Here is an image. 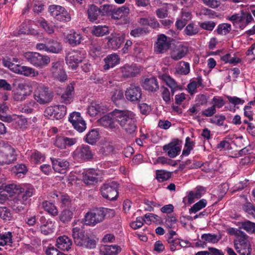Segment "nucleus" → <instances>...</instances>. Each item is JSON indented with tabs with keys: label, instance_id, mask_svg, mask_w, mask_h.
<instances>
[{
	"label": "nucleus",
	"instance_id": "13d9d810",
	"mask_svg": "<svg viewBox=\"0 0 255 255\" xmlns=\"http://www.w3.org/2000/svg\"><path fill=\"white\" fill-rule=\"evenodd\" d=\"M184 32L187 35L193 36L198 32V28L195 27L192 23L188 24L184 29Z\"/></svg>",
	"mask_w": 255,
	"mask_h": 255
},
{
	"label": "nucleus",
	"instance_id": "ea45409f",
	"mask_svg": "<svg viewBox=\"0 0 255 255\" xmlns=\"http://www.w3.org/2000/svg\"><path fill=\"white\" fill-rule=\"evenodd\" d=\"M12 233L10 232H5L4 234H0V246L8 245L11 246L12 243Z\"/></svg>",
	"mask_w": 255,
	"mask_h": 255
},
{
	"label": "nucleus",
	"instance_id": "20e7f679",
	"mask_svg": "<svg viewBox=\"0 0 255 255\" xmlns=\"http://www.w3.org/2000/svg\"><path fill=\"white\" fill-rule=\"evenodd\" d=\"M54 93L48 87L43 85L37 86L33 94L35 100L41 105L50 103L53 99Z\"/></svg>",
	"mask_w": 255,
	"mask_h": 255
},
{
	"label": "nucleus",
	"instance_id": "de8ad7c7",
	"mask_svg": "<svg viewBox=\"0 0 255 255\" xmlns=\"http://www.w3.org/2000/svg\"><path fill=\"white\" fill-rule=\"evenodd\" d=\"M63 62L61 61H56L51 63V66L50 71L52 73L53 76L57 75V73L62 69H63Z\"/></svg>",
	"mask_w": 255,
	"mask_h": 255
},
{
	"label": "nucleus",
	"instance_id": "423d86ee",
	"mask_svg": "<svg viewBox=\"0 0 255 255\" xmlns=\"http://www.w3.org/2000/svg\"><path fill=\"white\" fill-rule=\"evenodd\" d=\"M48 11L51 16L61 22H68L71 20L70 14L64 7L56 4L51 5Z\"/></svg>",
	"mask_w": 255,
	"mask_h": 255
},
{
	"label": "nucleus",
	"instance_id": "052dcab7",
	"mask_svg": "<svg viewBox=\"0 0 255 255\" xmlns=\"http://www.w3.org/2000/svg\"><path fill=\"white\" fill-rule=\"evenodd\" d=\"M123 98L124 94L123 91L120 90H116L112 95V100L116 105H118L120 104L119 101L122 100Z\"/></svg>",
	"mask_w": 255,
	"mask_h": 255
},
{
	"label": "nucleus",
	"instance_id": "680f3d73",
	"mask_svg": "<svg viewBox=\"0 0 255 255\" xmlns=\"http://www.w3.org/2000/svg\"><path fill=\"white\" fill-rule=\"evenodd\" d=\"M44 159V156L41 153L37 151H34L31 155V160L34 163L43 161Z\"/></svg>",
	"mask_w": 255,
	"mask_h": 255
},
{
	"label": "nucleus",
	"instance_id": "864d4df0",
	"mask_svg": "<svg viewBox=\"0 0 255 255\" xmlns=\"http://www.w3.org/2000/svg\"><path fill=\"white\" fill-rule=\"evenodd\" d=\"M207 204L206 200L205 199L200 200L199 202L195 203L193 207L190 209V213H196L200 209L205 207Z\"/></svg>",
	"mask_w": 255,
	"mask_h": 255
},
{
	"label": "nucleus",
	"instance_id": "69168bd1",
	"mask_svg": "<svg viewBox=\"0 0 255 255\" xmlns=\"http://www.w3.org/2000/svg\"><path fill=\"white\" fill-rule=\"evenodd\" d=\"M145 222V220L141 217H138L136 218L135 221L132 222L130 223V226L134 230L137 229L141 228L143 225V223Z\"/></svg>",
	"mask_w": 255,
	"mask_h": 255
},
{
	"label": "nucleus",
	"instance_id": "4c0bfd02",
	"mask_svg": "<svg viewBox=\"0 0 255 255\" xmlns=\"http://www.w3.org/2000/svg\"><path fill=\"white\" fill-rule=\"evenodd\" d=\"M136 72V69L133 66L125 65L122 68V75L125 78L134 77Z\"/></svg>",
	"mask_w": 255,
	"mask_h": 255
},
{
	"label": "nucleus",
	"instance_id": "f03ea898",
	"mask_svg": "<svg viewBox=\"0 0 255 255\" xmlns=\"http://www.w3.org/2000/svg\"><path fill=\"white\" fill-rule=\"evenodd\" d=\"M74 227L72 230V236L75 243L79 246H85L87 248H94L96 242L94 239V233H87L85 235L83 228Z\"/></svg>",
	"mask_w": 255,
	"mask_h": 255
},
{
	"label": "nucleus",
	"instance_id": "774afa93",
	"mask_svg": "<svg viewBox=\"0 0 255 255\" xmlns=\"http://www.w3.org/2000/svg\"><path fill=\"white\" fill-rule=\"evenodd\" d=\"M225 119L226 117L224 115H217L210 119V122L218 126H222Z\"/></svg>",
	"mask_w": 255,
	"mask_h": 255
},
{
	"label": "nucleus",
	"instance_id": "9b49d317",
	"mask_svg": "<svg viewBox=\"0 0 255 255\" xmlns=\"http://www.w3.org/2000/svg\"><path fill=\"white\" fill-rule=\"evenodd\" d=\"M73 157L81 161H87L91 159L94 155L90 147L88 145H83L77 147L73 153Z\"/></svg>",
	"mask_w": 255,
	"mask_h": 255
},
{
	"label": "nucleus",
	"instance_id": "f8f14e48",
	"mask_svg": "<svg viewBox=\"0 0 255 255\" xmlns=\"http://www.w3.org/2000/svg\"><path fill=\"white\" fill-rule=\"evenodd\" d=\"M16 160V154L11 147L0 150V165L9 164Z\"/></svg>",
	"mask_w": 255,
	"mask_h": 255
},
{
	"label": "nucleus",
	"instance_id": "4d7b16f0",
	"mask_svg": "<svg viewBox=\"0 0 255 255\" xmlns=\"http://www.w3.org/2000/svg\"><path fill=\"white\" fill-rule=\"evenodd\" d=\"M114 150V147L108 143H105L103 146L101 147L99 153L102 155H108Z\"/></svg>",
	"mask_w": 255,
	"mask_h": 255
},
{
	"label": "nucleus",
	"instance_id": "3c124183",
	"mask_svg": "<svg viewBox=\"0 0 255 255\" xmlns=\"http://www.w3.org/2000/svg\"><path fill=\"white\" fill-rule=\"evenodd\" d=\"M89 103L87 113L90 116L95 117H96V101L95 99H89Z\"/></svg>",
	"mask_w": 255,
	"mask_h": 255
},
{
	"label": "nucleus",
	"instance_id": "dca6fc26",
	"mask_svg": "<svg viewBox=\"0 0 255 255\" xmlns=\"http://www.w3.org/2000/svg\"><path fill=\"white\" fill-rule=\"evenodd\" d=\"M35 190L31 185H24L20 188V193L18 194V197L21 199V201L25 204H29L30 198L35 193Z\"/></svg>",
	"mask_w": 255,
	"mask_h": 255
},
{
	"label": "nucleus",
	"instance_id": "f3484780",
	"mask_svg": "<svg viewBox=\"0 0 255 255\" xmlns=\"http://www.w3.org/2000/svg\"><path fill=\"white\" fill-rule=\"evenodd\" d=\"M97 122L101 126L106 128H109L111 129H115L117 127V125L116 124L114 111L112 112L103 116L98 120Z\"/></svg>",
	"mask_w": 255,
	"mask_h": 255
},
{
	"label": "nucleus",
	"instance_id": "c756f323",
	"mask_svg": "<svg viewBox=\"0 0 255 255\" xmlns=\"http://www.w3.org/2000/svg\"><path fill=\"white\" fill-rule=\"evenodd\" d=\"M228 19L232 21L233 25L237 28L243 29L246 26L242 13L233 14L228 17Z\"/></svg>",
	"mask_w": 255,
	"mask_h": 255
},
{
	"label": "nucleus",
	"instance_id": "a18cd8bd",
	"mask_svg": "<svg viewBox=\"0 0 255 255\" xmlns=\"http://www.w3.org/2000/svg\"><path fill=\"white\" fill-rule=\"evenodd\" d=\"M231 30V25L227 23H223L218 25L216 31L218 34L226 35Z\"/></svg>",
	"mask_w": 255,
	"mask_h": 255
},
{
	"label": "nucleus",
	"instance_id": "e433bc0d",
	"mask_svg": "<svg viewBox=\"0 0 255 255\" xmlns=\"http://www.w3.org/2000/svg\"><path fill=\"white\" fill-rule=\"evenodd\" d=\"M205 189L202 187H198L195 192L190 191L187 196L188 202L189 204H192L194 202L195 199H199L201 197L202 195L204 194Z\"/></svg>",
	"mask_w": 255,
	"mask_h": 255
},
{
	"label": "nucleus",
	"instance_id": "393cba45",
	"mask_svg": "<svg viewBox=\"0 0 255 255\" xmlns=\"http://www.w3.org/2000/svg\"><path fill=\"white\" fill-rule=\"evenodd\" d=\"M74 83H71L66 87L65 91L61 96V101L65 104H69L72 101L74 94Z\"/></svg>",
	"mask_w": 255,
	"mask_h": 255
},
{
	"label": "nucleus",
	"instance_id": "5701e85b",
	"mask_svg": "<svg viewBox=\"0 0 255 255\" xmlns=\"http://www.w3.org/2000/svg\"><path fill=\"white\" fill-rule=\"evenodd\" d=\"M50 159L53 168L56 172L64 173L69 166V163L67 160L55 158H50Z\"/></svg>",
	"mask_w": 255,
	"mask_h": 255
},
{
	"label": "nucleus",
	"instance_id": "0eeeda50",
	"mask_svg": "<svg viewBox=\"0 0 255 255\" xmlns=\"http://www.w3.org/2000/svg\"><path fill=\"white\" fill-rule=\"evenodd\" d=\"M5 65L12 71L27 77H36L39 75L38 71L34 68L26 66H20L19 64H13L10 61H6Z\"/></svg>",
	"mask_w": 255,
	"mask_h": 255
},
{
	"label": "nucleus",
	"instance_id": "37998d69",
	"mask_svg": "<svg viewBox=\"0 0 255 255\" xmlns=\"http://www.w3.org/2000/svg\"><path fill=\"white\" fill-rule=\"evenodd\" d=\"M176 72L179 74L187 75L190 72L189 63L184 61H181L178 65Z\"/></svg>",
	"mask_w": 255,
	"mask_h": 255
},
{
	"label": "nucleus",
	"instance_id": "c9c22d12",
	"mask_svg": "<svg viewBox=\"0 0 255 255\" xmlns=\"http://www.w3.org/2000/svg\"><path fill=\"white\" fill-rule=\"evenodd\" d=\"M234 246L237 252L240 255H250L252 251L250 243H247L245 245L239 246L234 241Z\"/></svg>",
	"mask_w": 255,
	"mask_h": 255
},
{
	"label": "nucleus",
	"instance_id": "6e6d98bb",
	"mask_svg": "<svg viewBox=\"0 0 255 255\" xmlns=\"http://www.w3.org/2000/svg\"><path fill=\"white\" fill-rule=\"evenodd\" d=\"M31 95L30 90L23 92H16L13 96V99L16 101H22L26 99V97Z\"/></svg>",
	"mask_w": 255,
	"mask_h": 255
},
{
	"label": "nucleus",
	"instance_id": "cd10ccee",
	"mask_svg": "<svg viewBox=\"0 0 255 255\" xmlns=\"http://www.w3.org/2000/svg\"><path fill=\"white\" fill-rule=\"evenodd\" d=\"M100 251L104 255H117L121 252V248L118 245H105L101 246Z\"/></svg>",
	"mask_w": 255,
	"mask_h": 255
},
{
	"label": "nucleus",
	"instance_id": "6e6552de",
	"mask_svg": "<svg viewBox=\"0 0 255 255\" xmlns=\"http://www.w3.org/2000/svg\"><path fill=\"white\" fill-rule=\"evenodd\" d=\"M85 51L76 50L70 51L66 55V63L72 69H75L85 58Z\"/></svg>",
	"mask_w": 255,
	"mask_h": 255
},
{
	"label": "nucleus",
	"instance_id": "72a5a7b5",
	"mask_svg": "<svg viewBox=\"0 0 255 255\" xmlns=\"http://www.w3.org/2000/svg\"><path fill=\"white\" fill-rule=\"evenodd\" d=\"M47 52L58 53L62 49L60 43L54 40H50L47 41Z\"/></svg>",
	"mask_w": 255,
	"mask_h": 255
},
{
	"label": "nucleus",
	"instance_id": "6ab92c4d",
	"mask_svg": "<svg viewBox=\"0 0 255 255\" xmlns=\"http://www.w3.org/2000/svg\"><path fill=\"white\" fill-rule=\"evenodd\" d=\"M83 223L87 226H94L96 224V212L94 210H90L84 216V218L80 221H75L73 223V226H76L77 225Z\"/></svg>",
	"mask_w": 255,
	"mask_h": 255
},
{
	"label": "nucleus",
	"instance_id": "ddd939ff",
	"mask_svg": "<svg viewBox=\"0 0 255 255\" xmlns=\"http://www.w3.org/2000/svg\"><path fill=\"white\" fill-rule=\"evenodd\" d=\"M181 143L178 139H173L168 144L163 146V150L167 153L170 158L175 157L181 151Z\"/></svg>",
	"mask_w": 255,
	"mask_h": 255
},
{
	"label": "nucleus",
	"instance_id": "8fccbe9b",
	"mask_svg": "<svg viewBox=\"0 0 255 255\" xmlns=\"http://www.w3.org/2000/svg\"><path fill=\"white\" fill-rule=\"evenodd\" d=\"M156 174L157 179L160 182L167 180L171 177L170 173L164 170H157Z\"/></svg>",
	"mask_w": 255,
	"mask_h": 255
},
{
	"label": "nucleus",
	"instance_id": "7c9ffc66",
	"mask_svg": "<svg viewBox=\"0 0 255 255\" xmlns=\"http://www.w3.org/2000/svg\"><path fill=\"white\" fill-rule=\"evenodd\" d=\"M83 182L87 185L94 184L96 181V170L88 169L83 173Z\"/></svg>",
	"mask_w": 255,
	"mask_h": 255
},
{
	"label": "nucleus",
	"instance_id": "b1692460",
	"mask_svg": "<svg viewBox=\"0 0 255 255\" xmlns=\"http://www.w3.org/2000/svg\"><path fill=\"white\" fill-rule=\"evenodd\" d=\"M72 245V240L66 236H62L57 239L56 247L63 251H68Z\"/></svg>",
	"mask_w": 255,
	"mask_h": 255
},
{
	"label": "nucleus",
	"instance_id": "f257e3e1",
	"mask_svg": "<svg viewBox=\"0 0 255 255\" xmlns=\"http://www.w3.org/2000/svg\"><path fill=\"white\" fill-rule=\"evenodd\" d=\"M116 121L128 133H133L136 127L135 124L134 116L128 111L117 109L114 110Z\"/></svg>",
	"mask_w": 255,
	"mask_h": 255
},
{
	"label": "nucleus",
	"instance_id": "603ef678",
	"mask_svg": "<svg viewBox=\"0 0 255 255\" xmlns=\"http://www.w3.org/2000/svg\"><path fill=\"white\" fill-rule=\"evenodd\" d=\"M0 217L4 220H10L11 218V214L10 210L6 207H0Z\"/></svg>",
	"mask_w": 255,
	"mask_h": 255
},
{
	"label": "nucleus",
	"instance_id": "7ed1b4c3",
	"mask_svg": "<svg viewBox=\"0 0 255 255\" xmlns=\"http://www.w3.org/2000/svg\"><path fill=\"white\" fill-rule=\"evenodd\" d=\"M24 60L33 66L38 68H43L50 62V58L46 55H42L36 52H26L23 53Z\"/></svg>",
	"mask_w": 255,
	"mask_h": 255
},
{
	"label": "nucleus",
	"instance_id": "473e14b6",
	"mask_svg": "<svg viewBox=\"0 0 255 255\" xmlns=\"http://www.w3.org/2000/svg\"><path fill=\"white\" fill-rule=\"evenodd\" d=\"M42 209L52 216H56L58 214V210L56 206L52 203L44 201L41 204Z\"/></svg>",
	"mask_w": 255,
	"mask_h": 255
},
{
	"label": "nucleus",
	"instance_id": "338daca9",
	"mask_svg": "<svg viewBox=\"0 0 255 255\" xmlns=\"http://www.w3.org/2000/svg\"><path fill=\"white\" fill-rule=\"evenodd\" d=\"M88 18L90 21L96 20V5L91 4L89 6L87 11Z\"/></svg>",
	"mask_w": 255,
	"mask_h": 255
},
{
	"label": "nucleus",
	"instance_id": "2f4dec72",
	"mask_svg": "<svg viewBox=\"0 0 255 255\" xmlns=\"http://www.w3.org/2000/svg\"><path fill=\"white\" fill-rule=\"evenodd\" d=\"M105 65L104 66V69L107 70L110 67H113L120 63V58L119 55L116 53L109 55L104 59Z\"/></svg>",
	"mask_w": 255,
	"mask_h": 255
},
{
	"label": "nucleus",
	"instance_id": "4be33fe9",
	"mask_svg": "<svg viewBox=\"0 0 255 255\" xmlns=\"http://www.w3.org/2000/svg\"><path fill=\"white\" fill-rule=\"evenodd\" d=\"M108 39L107 44L109 47L113 49H117L120 47L124 42V38L119 33L112 34Z\"/></svg>",
	"mask_w": 255,
	"mask_h": 255
},
{
	"label": "nucleus",
	"instance_id": "c85d7f7f",
	"mask_svg": "<svg viewBox=\"0 0 255 255\" xmlns=\"http://www.w3.org/2000/svg\"><path fill=\"white\" fill-rule=\"evenodd\" d=\"M66 39L68 43L73 46L80 44L83 40L81 34L74 31H71L67 35Z\"/></svg>",
	"mask_w": 255,
	"mask_h": 255
},
{
	"label": "nucleus",
	"instance_id": "1a4fd4ad",
	"mask_svg": "<svg viewBox=\"0 0 255 255\" xmlns=\"http://www.w3.org/2000/svg\"><path fill=\"white\" fill-rule=\"evenodd\" d=\"M67 108L64 105H55L46 108L44 115L52 119L59 120L62 119L66 114Z\"/></svg>",
	"mask_w": 255,
	"mask_h": 255
},
{
	"label": "nucleus",
	"instance_id": "a19ab883",
	"mask_svg": "<svg viewBox=\"0 0 255 255\" xmlns=\"http://www.w3.org/2000/svg\"><path fill=\"white\" fill-rule=\"evenodd\" d=\"M27 205L24 204L21 201V199L17 197V198L13 200V203L11 205V208L15 212L19 213L23 211Z\"/></svg>",
	"mask_w": 255,
	"mask_h": 255
},
{
	"label": "nucleus",
	"instance_id": "49530a36",
	"mask_svg": "<svg viewBox=\"0 0 255 255\" xmlns=\"http://www.w3.org/2000/svg\"><path fill=\"white\" fill-rule=\"evenodd\" d=\"M85 141L89 144H96V130L95 129H92L86 134Z\"/></svg>",
	"mask_w": 255,
	"mask_h": 255
},
{
	"label": "nucleus",
	"instance_id": "412c9836",
	"mask_svg": "<svg viewBox=\"0 0 255 255\" xmlns=\"http://www.w3.org/2000/svg\"><path fill=\"white\" fill-rule=\"evenodd\" d=\"M170 47V43L167 41V37L164 34L158 36L156 43L155 51L159 53H163Z\"/></svg>",
	"mask_w": 255,
	"mask_h": 255
},
{
	"label": "nucleus",
	"instance_id": "aec40b11",
	"mask_svg": "<svg viewBox=\"0 0 255 255\" xmlns=\"http://www.w3.org/2000/svg\"><path fill=\"white\" fill-rule=\"evenodd\" d=\"M129 13V8L128 6L123 5L120 7L115 8L113 7L112 17L115 19H119L124 18L125 23L129 22V19L125 18Z\"/></svg>",
	"mask_w": 255,
	"mask_h": 255
},
{
	"label": "nucleus",
	"instance_id": "9d476101",
	"mask_svg": "<svg viewBox=\"0 0 255 255\" xmlns=\"http://www.w3.org/2000/svg\"><path fill=\"white\" fill-rule=\"evenodd\" d=\"M69 121L78 132H82L86 129V123L79 112H74L69 117Z\"/></svg>",
	"mask_w": 255,
	"mask_h": 255
},
{
	"label": "nucleus",
	"instance_id": "a878e982",
	"mask_svg": "<svg viewBox=\"0 0 255 255\" xmlns=\"http://www.w3.org/2000/svg\"><path fill=\"white\" fill-rule=\"evenodd\" d=\"M159 78L163 80L166 84L171 89L172 94H174L175 91L179 89L180 86L174 79L171 78L169 75L161 74L159 75Z\"/></svg>",
	"mask_w": 255,
	"mask_h": 255
},
{
	"label": "nucleus",
	"instance_id": "5fc2aeb1",
	"mask_svg": "<svg viewBox=\"0 0 255 255\" xmlns=\"http://www.w3.org/2000/svg\"><path fill=\"white\" fill-rule=\"evenodd\" d=\"M14 122L16 128H26L28 126L27 119L23 117H18Z\"/></svg>",
	"mask_w": 255,
	"mask_h": 255
},
{
	"label": "nucleus",
	"instance_id": "bf43d9fd",
	"mask_svg": "<svg viewBox=\"0 0 255 255\" xmlns=\"http://www.w3.org/2000/svg\"><path fill=\"white\" fill-rule=\"evenodd\" d=\"M40 26L48 34H51L54 33V30L52 25H50L45 20H42L39 21Z\"/></svg>",
	"mask_w": 255,
	"mask_h": 255
},
{
	"label": "nucleus",
	"instance_id": "09e8293b",
	"mask_svg": "<svg viewBox=\"0 0 255 255\" xmlns=\"http://www.w3.org/2000/svg\"><path fill=\"white\" fill-rule=\"evenodd\" d=\"M52 222L49 223L47 225H43L40 226L41 232L44 235H48L54 232V228Z\"/></svg>",
	"mask_w": 255,
	"mask_h": 255
},
{
	"label": "nucleus",
	"instance_id": "58836bf2",
	"mask_svg": "<svg viewBox=\"0 0 255 255\" xmlns=\"http://www.w3.org/2000/svg\"><path fill=\"white\" fill-rule=\"evenodd\" d=\"M8 108L5 103L0 104V120L3 122L10 123L12 118L10 116L7 115Z\"/></svg>",
	"mask_w": 255,
	"mask_h": 255
},
{
	"label": "nucleus",
	"instance_id": "39448f33",
	"mask_svg": "<svg viewBox=\"0 0 255 255\" xmlns=\"http://www.w3.org/2000/svg\"><path fill=\"white\" fill-rule=\"evenodd\" d=\"M119 184L115 181L104 183L100 188L102 196L104 198L115 201L119 197Z\"/></svg>",
	"mask_w": 255,
	"mask_h": 255
},
{
	"label": "nucleus",
	"instance_id": "f704fd0d",
	"mask_svg": "<svg viewBox=\"0 0 255 255\" xmlns=\"http://www.w3.org/2000/svg\"><path fill=\"white\" fill-rule=\"evenodd\" d=\"M103 4L99 6L97 5V10L101 15H112L113 6L107 3L106 0H103Z\"/></svg>",
	"mask_w": 255,
	"mask_h": 255
},
{
	"label": "nucleus",
	"instance_id": "a211bd4d",
	"mask_svg": "<svg viewBox=\"0 0 255 255\" xmlns=\"http://www.w3.org/2000/svg\"><path fill=\"white\" fill-rule=\"evenodd\" d=\"M141 85L145 90L152 93L157 92L159 88L158 81L154 77L144 79L141 82Z\"/></svg>",
	"mask_w": 255,
	"mask_h": 255
},
{
	"label": "nucleus",
	"instance_id": "79ce46f5",
	"mask_svg": "<svg viewBox=\"0 0 255 255\" xmlns=\"http://www.w3.org/2000/svg\"><path fill=\"white\" fill-rule=\"evenodd\" d=\"M73 213L69 209H64L60 213L59 216V220L63 223L70 222L72 219Z\"/></svg>",
	"mask_w": 255,
	"mask_h": 255
},
{
	"label": "nucleus",
	"instance_id": "bb28decb",
	"mask_svg": "<svg viewBox=\"0 0 255 255\" xmlns=\"http://www.w3.org/2000/svg\"><path fill=\"white\" fill-rule=\"evenodd\" d=\"M187 53V49L182 45L174 48L171 52V57L172 59L177 61L184 57Z\"/></svg>",
	"mask_w": 255,
	"mask_h": 255
},
{
	"label": "nucleus",
	"instance_id": "2eb2a0df",
	"mask_svg": "<svg viewBox=\"0 0 255 255\" xmlns=\"http://www.w3.org/2000/svg\"><path fill=\"white\" fill-rule=\"evenodd\" d=\"M51 197L56 198L61 207H71L73 200L72 197L67 194L55 191L52 193Z\"/></svg>",
	"mask_w": 255,
	"mask_h": 255
},
{
	"label": "nucleus",
	"instance_id": "e2e57ef3",
	"mask_svg": "<svg viewBox=\"0 0 255 255\" xmlns=\"http://www.w3.org/2000/svg\"><path fill=\"white\" fill-rule=\"evenodd\" d=\"M242 228L248 232L254 233L255 232V223L246 221L242 223Z\"/></svg>",
	"mask_w": 255,
	"mask_h": 255
},
{
	"label": "nucleus",
	"instance_id": "0e129e2a",
	"mask_svg": "<svg viewBox=\"0 0 255 255\" xmlns=\"http://www.w3.org/2000/svg\"><path fill=\"white\" fill-rule=\"evenodd\" d=\"M36 105L34 101L31 100L26 104L24 105L21 109V112L26 114L31 113L33 110V107Z\"/></svg>",
	"mask_w": 255,
	"mask_h": 255
},
{
	"label": "nucleus",
	"instance_id": "4468645a",
	"mask_svg": "<svg viewBox=\"0 0 255 255\" xmlns=\"http://www.w3.org/2000/svg\"><path fill=\"white\" fill-rule=\"evenodd\" d=\"M141 95L140 88L133 85L127 88L125 92V96L127 100L133 102H139Z\"/></svg>",
	"mask_w": 255,
	"mask_h": 255
},
{
	"label": "nucleus",
	"instance_id": "c03bdc74",
	"mask_svg": "<svg viewBox=\"0 0 255 255\" xmlns=\"http://www.w3.org/2000/svg\"><path fill=\"white\" fill-rule=\"evenodd\" d=\"M235 234L238 239V243H237L239 246L250 243L248 239V236L244 232L237 230Z\"/></svg>",
	"mask_w": 255,
	"mask_h": 255
}]
</instances>
